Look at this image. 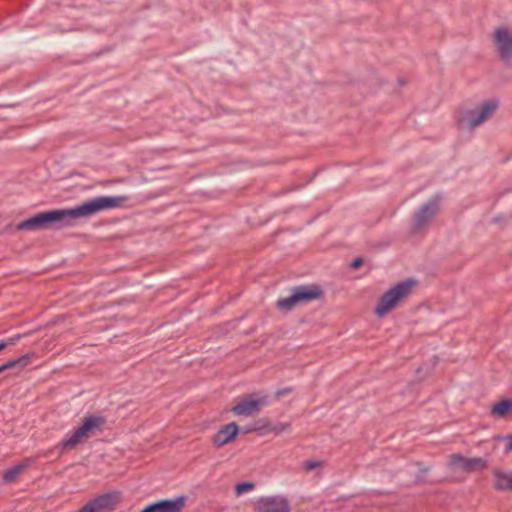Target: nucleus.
Listing matches in <instances>:
<instances>
[{
	"mask_svg": "<svg viewBox=\"0 0 512 512\" xmlns=\"http://www.w3.org/2000/svg\"><path fill=\"white\" fill-rule=\"evenodd\" d=\"M126 200L124 196H98L81 203L80 205L63 210H51L38 213L17 224V230H36L52 225L63 226L70 219L90 217L99 211L118 207Z\"/></svg>",
	"mask_w": 512,
	"mask_h": 512,
	"instance_id": "1",
	"label": "nucleus"
},
{
	"mask_svg": "<svg viewBox=\"0 0 512 512\" xmlns=\"http://www.w3.org/2000/svg\"><path fill=\"white\" fill-rule=\"evenodd\" d=\"M511 490H512V471H511Z\"/></svg>",
	"mask_w": 512,
	"mask_h": 512,
	"instance_id": "26",
	"label": "nucleus"
},
{
	"mask_svg": "<svg viewBox=\"0 0 512 512\" xmlns=\"http://www.w3.org/2000/svg\"><path fill=\"white\" fill-rule=\"evenodd\" d=\"M255 488V484L252 482H241L235 486L236 496H240L245 492L252 491Z\"/></svg>",
	"mask_w": 512,
	"mask_h": 512,
	"instance_id": "18",
	"label": "nucleus"
},
{
	"mask_svg": "<svg viewBox=\"0 0 512 512\" xmlns=\"http://www.w3.org/2000/svg\"><path fill=\"white\" fill-rule=\"evenodd\" d=\"M494 477L495 487L498 490H511V471L495 470Z\"/></svg>",
	"mask_w": 512,
	"mask_h": 512,
	"instance_id": "14",
	"label": "nucleus"
},
{
	"mask_svg": "<svg viewBox=\"0 0 512 512\" xmlns=\"http://www.w3.org/2000/svg\"><path fill=\"white\" fill-rule=\"evenodd\" d=\"M29 465V462L17 464L9 469H7L3 474V479L5 482L14 481L17 476Z\"/></svg>",
	"mask_w": 512,
	"mask_h": 512,
	"instance_id": "16",
	"label": "nucleus"
},
{
	"mask_svg": "<svg viewBox=\"0 0 512 512\" xmlns=\"http://www.w3.org/2000/svg\"><path fill=\"white\" fill-rule=\"evenodd\" d=\"M239 427L236 423L232 422L222 427L212 437V443L215 447L220 448L228 444L237 436Z\"/></svg>",
	"mask_w": 512,
	"mask_h": 512,
	"instance_id": "12",
	"label": "nucleus"
},
{
	"mask_svg": "<svg viewBox=\"0 0 512 512\" xmlns=\"http://www.w3.org/2000/svg\"><path fill=\"white\" fill-rule=\"evenodd\" d=\"M20 336H16L13 338L8 339L7 341H0V350L5 348L6 346L10 344H14L17 340H19Z\"/></svg>",
	"mask_w": 512,
	"mask_h": 512,
	"instance_id": "21",
	"label": "nucleus"
},
{
	"mask_svg": "<svg viewBox=\"0 0 512 512\" xmlns=\"http://www.w3.org/2000/svg\"><path fill=\"white\" fill-rule=\"evenodd\" d=\"M321 296L322 291L318 286L301 285L293 288L289 297L278 300L277 307L281 310L290 311L298 304L311 302Z\"/></svg>",
	"mask_w": 512,
	"mask_h": 512,
	"instance_id": "5",
	"label": "nucleus"
},
{
	"mask_svg": "<svg viewBox=\"0 0 512 512\" xmlns=\"http://www.w3.org/2000/svg\"><path fill=\"white\" fill-rule=\"evenodd\" d=\"M30 360H31V355L25 354L22 357H19L18 359L7 362L6 365H9V368H13V367H17V366L24 368L29 363Z\"/></svg>",
	"mask_w": 512,
	"mask_h": 512,
	"instance_id": "17",
	"label": "nucleus"
},
{
	"mask_svg": "<svg viewBox=\"0 0 512 512\" xmlns=\"http://www.w3.org/2000/svg\"><path fill=\"white\" fill-rule=\"evenodd\" d=\"M185 501V496H179L175 499L160 500L146 506L141 512H182Z\"/></svg>",
	"mask_w": 512,
	"mask_h": 512,
	"instance_id": "10",
	"label": "nucleus"
},
{
	"mask_svg": "<svg viewBox=\"0 0 512 512\" xmlns=\"http://www.w3.org/2000/svg\"><path fill=\"white\" fill-rule=\"evenodd\" d=\"M255 512H290L288 499L282 495L260 497L255 503Z\"/></svg>",
	"mask_w": 512,
	"mask_h": 512,
	"instance_id": "7",
	"label": "nucleus"
},
{
	"mask_svg": "<svg viewBox=\"0 0 512 512\" xmlns=\"http://www.w3.org/2000/svg\"><path fill=\"white\" fill-rule=\"evenodd\" d=\"M509 412H512V397L495 403L491 408V413L498 417H504Z\"/></svg>",
	"mask_w": 512,
	"mask_h": 512,
	"instance_id": "15",
	"label": "nucleus"
},
{
	"mask_svg": "<svg viewBox=\"0 0 512 512\" xmlns=\"http://www.w3.org/2000/svg\"><path fill=\"white\" fill-rule=\"evenodd\" d=\"M113 508L112 496L105 494L89 501L78 512H109Z\"/></svg>",
	"mask_w": 512,
	"mask_h": 512,
	"instance_id": "13",
	"label": "nucleus"
},
{
	"mask_svg": "<svg viewBox=\"0 0 512 512\" xmlns=\"http://www.w3.org/2000/svg\"><path fill=\"white\" fill-rule=\"evenodd\" d=\"M363 263V260L361 258H356L355 260H353V262L351 263V266L353 268H358L362 265Z\"/></svg>",
	"mask_w": 512,
	"mask_h": 512,
	"instance_id": "23",
	"label": "nucleus"
},
{
	"mask_svg": "<svg viewBox=\"0 0 512 512\" xmlns=\"http://www.w3.org/2000/svg\"><path fill=\"white\" fill-rule=\"evenodd\" d=\"M494 42L501 60L508 66L512 65V30L506 26L494 31Z\"/></svg>",
	"mask_w": 512,
	"mask_h": 512,
	"instance_id": "6",
	"label": "nucleus"
},
{
	"mask_svg": "<svg viewBox=\"0 0 512 512\" xmlns=\"http://www.w3.org/2000/svg\"><path fill=\"white\" fill-rule=\"evenodd\" d=\"M267 397L263 396L260 398H247L239 402L237 405L231 408V411L238 416H250L258 412L261 407L266 403Z\"/></svg>",
	"mask_w": 512,
	"mask_h": 512,
	"instance_id": "11",
	"label": "nucleus"
},
{
	"mask_svg": "<svg viewBox=\"0 0 512 512\" xmlns=\"http://www.w3.org/2000/svg\"><path fill=\"white\" fill-rule=\"evenodd\" d=\"M498 102L496 100L484 101L478 108L464 111L458 119L461 129L471 131L488 120L496 111Z\"/></svg>",
	"mask_w": 512,
	"mask_h": 512,
	"instance_id": "3",
	"label": "nucleus"
},
{
	"mask_svg": "<svg viewBox=\"0 0 512 512\" xmlns=\"http://www.w3.org/2000/svg\"><path fill=\"white\" fill-rule=\"evenodd\" d=\"M322 466V463L318 460H308L303 463V467L307 471L314 470Z\"/></svg>",
	"mask_w": 512,
	"mask_h": 512,
	"instance_id": "19",
	"label": "nucleus"
},
{
	"mask_svg": "<svg viewBox=\"0 0 512 512\" xmlns=\"http://www.w3.org/2000/svg\"><path fill=\"white\" fill-rule=\"evenodd\" d=\"M289 392H290V389H289V388H285V389H282V390H278V391L276 392V397H277V398H279V397H281V396H283V395L288 394Z\"/></svg>",
	"mask_w": 512,
	"mask_h": 512,
	"instance_id": "24",
	"label": "nucleus"
},
{
	"mask_svg": "<svg viewBox=\"0 0 512 512\" xmlns=\"http://www.w3.org/2000/svg\"><path fill=\"white\" fill-rule=\"evenodd\" d=\"M288 430H290L289 423H282L279 426L270 429V431L277 432V433L288 431Z\"/></svg>",
	"mask_w": 512,
	"mask_h": 512,
	"instance_id": "20",
	"label": "nucleus"
},
{
	"mask_svg": "<svg viewBox=\"0 0 512 512\" xmlns=\"http://www.w3.org/2000/svg\"><path fill=\"white\" fill-rule=\"evenodd\" d=\"M103 424L104 419L101 416L93 415L86 417L78 428L67 434L65 439L60 442L59 446L62 449H71L80 443L84 438H87L91 434H94L96 431L100 430Z\"/></svg>",
	"mask_w": 512,
	"mask_h": 512,
	"instance_id": "4",
	"label": "nucleus"
},
{
	"mask_svg": "<svg viewBox=\"0 0 512 512\" xmlns=\"http://www.w3.org/2000/svg\"><path fill=\"white\" fill-rule=\"evenodd\" d=\"M448 465L454 470L471 472L485 468L487 466V460L481 457L466 458L460 454H453L449 457Z\"/></svg>",
	"mask_w": 512,
	"mask_h": 512,
	"instance_id": "9",
	"label": "nucleus"
},
{
	"mask_svg": "<svg viewBox=\"0 0 512 512\" xmlns=\"http://www.w3.org/2000/svg\"><path fill=\"white\" fill-rule=\"evenodd\" d=\"M439 201L440 198L434 196L418 209L413 220V228L415 230H421L432 221L439 210Z\"/></svg>",
	"mask_w": 512,
	"mask_h": 512,
	"instance_id": "8",
	"label": "nucleus"
},
{
	"mask_svg": "<svg viewBox=\"0 0 512 512\" xmlns=\"http://www.w3.org/2000/svg\"><path fill=\"white\" fill-rule=\"evenodd\" d=\"M505 441H506V451L512 452V435L506 436Z\"/></svg>",
	"mask_w": 512,
	"mask_h": 512,
	"instance_id": "22",
	"label": "nucleus"
},
{
	"mask_svg": "<svg viewBox=\"0 0 512 512\" xmlns=\"http://www.w3.org/2000/svg\"><path fill=\"white\" fill-rule=\"evenodd\" d=\"M414 284V281L407 279L395 284L387 290L378 300L375 307V314L378 318L385 317L392 309H394L400 301L406 298Z\"/></svg>",
	"mask_w": 512,
	"mask_h": 512,
	"instance_id": "2",
	"label": "nucleus"
},
{
	"mask_svg": "<svg viewBox=\"0 0 512 512\" xmlns=\"http://www.w3.org/2000/svg\"><path fill=\"white\" fill-rule=\"evenodd\" d=\"M6 369H9V365H6V363H5V364H3V365H1V366H0V373H1V372H3V371H5Z\"/></svg>",
	"mask_w": 512,
	"mask_h": 512,
	"instance_id": "25",
	"label": "nucleus"
}]
</instances>
